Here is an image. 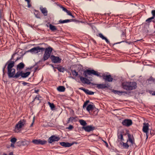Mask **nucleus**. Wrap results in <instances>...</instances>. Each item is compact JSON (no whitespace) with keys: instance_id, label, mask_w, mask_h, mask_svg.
<instances>
[{"instance_id":"obj_1","label":"nucleus","mask_w":155,"mask_h":155,"mask_svg":"<svg viewBox=\"0 0 155 155\" xmlns=\"http://www.w3.org/2000/svg\"><path fill=\"white\" fill-rule=\"evenodd\" d=\"M136 82H135L125 81L123 82L121 87L124 89L129 91L134 89L136 88Z\"/></svg>"},{"instance_id":"obj_2","label":"nucleus","mask_w":155,"mask_h":155,"mask_svg":"<svg viewBox=\"0 0 155 155\" xmlns=\"http://www.w3.org/2000/svg\"><path fill=\"white\" fill-rule=\"evenodd\" d=\"M101 73L98 72L97 71H95L93 69L92 70H87L84 71L83 73V75L85 78H90L88 77V75L92 76L95 75L100 78H101Z\"/></svg>"},{"instance_id":"obj_3","label":"nucleus","mask_w":155,"mask_h":155,"mask_svg":"<svg viewBox=\"0 0 155 155\" xmlns=\"http://www.w3.org/2000/svg\"><path fill=\"white\" fill-rule=\"evenodd\" d=\"M15 64V62H11L7 66L8 74L9 78H13L15 74V70L13 68Z\"/></svg>"},{"instance_id":"obj_4","label":"nucleus","mask_w":155,"mask_h":155,"mask_svg":"<svg viewBox=\"0 0 155 155\" xmlns=\"http://www.w3.org/2000/svg\"><path fill=\"white\" fill-rule=\"evenodd\" d=\"M52 48L51 47H48L46 49L45 48V52L43 58L42 60L43 61L47 60L50 57L51 54L52 50Z\"/></svg>"},{"instance_id":"obj_5","label":"nucleus","mask_w":155,"mask_h":155,"mask_svg":"<svg viewBox=\"0 0 155 155\" xmlns=\"http://www.w3.org/2000/svg\"><path fill=\"white\" fill-rule=\"evenodd\" d=\"M45 50V48H41L38 46L35 47L30 49L28 51V52H30L32 54H37L39 52H42Z\"/></svg>"},{"instance_id":"obj_6","label":"nucleus","mask_w":155,"mask_h":155,"mask_svg":"<svg viewBox=\"0 0 155 155\" xmlns=\"http://www.w3.org/2000/svg\"><path fill=\"white\" fill-rule=\"evenodd\" d=\"M149 126L150 125L148 123H144L143 124L142 130L143 132L146 134V139L148 138L149 135Z\"/></svg>"},{"instance_id":"obj_7","label":"nucleus","mask_w":155,"mask_h":155,"mask_svg":"<svg viewBox=\"0 0 155 155\" xmlns=\"http://www.w3.org/2000/svg\"><path fill=\"white\" fill-rule=\"evenodd\" d=\"M26 121L25 119L21 120L18 122V124H16L15 129L17 130H19L22 127L24 126L26 124Z\"/></svg>"},{"instance_id":"obj_8","label":"nucleus","mask_w":155,"mask_h":155,"mask_svg":"<svg viewBox=\"0 0 155 155\" xmlns=\"http://www.w3.org/2000/svg\"><path fill=\"white\" fill-rule=\"evenodd\" d=\"M102 77L103 79L105 82H111L114 80L113 77L110 74L106 75L105 74L101 73V78Z\"/></svg>"},{"instance_id":"obj_9","label":"nucleus","mask_w":155,"mask_h":155,"mask_svg":"<svg viewBox=\"0 0 155 155\" xmlns=\"http://www.w3.org/2000/svg\"><path fill=\"white\" fill-rule=\"evenodd\" d=\"M50 58L52 62L54 63H60L61 62V59L59 57L51 55Z\"/></svg>"},{"instance_id":"obj_10","label":"nucleus","mask_w":155,"mask_h":155,"mask_svg":"<svg viewBox=\"0 0 155 155\" xmlns=\"http://www.w3.org/2000/svg\"><path fill=\"white\" fill-rule=\"evenodd\" d=\"M96 86V87L98 89H103L105 88H108L110 87V85L108 83L94 84Z\"/></svg>"},{"instance_id":"obj_11","label":"nucleus","mask_w":155,"mask_h":155,"mask_svg":"<svg viewBox=\"0 0 155 155\" xmlns=\"http://www.w3.org/2000/svg\"><path fill=\"white\" fill-rule=\"evenodd\" d=\"M82 129L84 130L85 132H90L95 130V128L93 125H87L85 127H82Z\"/></svg>"},{"instance_id":"obj_12","label":"nucleus","mask_w":155,"mask_h":155,"mask_svg":"<svg viewBox=\"0 0 155 155\" xmlns=\"http://www.w3.org/2000/svg\"><path fill=\"white\" fill-rule=\"evenodd\" d=\"M17 55H18V54L17 53H14L12 55V57H11V58L10 59V60H8L7 62L6 63V64H5V65L4 66V67L3 68V69H2L3 73V75H4L5 74V69L6 67V66L8 64V65L9 63H11V62H14V61H12V60H14L15 56H16Z\"/></svg>"},{"instance_id":"obj_13","label":"nucleus","mask_w":155,"mask_h":155,"mask_svg":"<svg viewBox=\"0 0 155 155\" xmlns=\"http://www.w3.org/2000/svg\"><path fill=\"white\" fill-rule=\"evenodd\" d=\"M58 137L55 136V135H52L49 137L48 139V142L50 143L55 141H58L60 140Z\"/></svg>"},{"instance_id":"obj_14","label":"nucleus","mask_w":155,"mask_h":155,"mask_svg":"<svg viewBox=\"0 0 155 155\" xmlns=\"http://www.w3.org/2000/svg\"><path fill=\"white\" fill-rule=\"evenodd\" d=\"M32 142L34 144L38 145H43L46 144L47 142L45 140H41L40 139H34L32 140Z\"/></svg>"},{"instance_id":"obj_15","label":"nucleus","mask_w":155,"mask_h":155,"mask_svg":"<svg viewBox=\"0 0 155 155\" xmlns=\"http://www.w3.org/2000/svg\"><path fill=\"white\" fill-rule=\"evenodd\" d=\"M122 124L123 125L128 127L132 124V121L130 119H125L123 120L122 122Z\"/></svg>"},{"instance_id":"obj_16","label":"nucleus","mask_w":155,"mask_h":155,"mask_svg":"<svg viewBox=\"0 0 155 155\" xmlns=\"http://www.w3.org/2000/svg\"><path fill=\"white\" fill-rule=\"evenodd\" d=\"M78 21L75 19H66L65 20H62L61 19L58 22L59 23L63 24L72 21L77 22Z\"/></svg>"},{"instance_id":"obj_17","label":"nucleus","mask_w":155,"mask_h":155,"mask_svg":"<svg viewBox=\"0 0 155 155\" xmlns=\"http://www.w3.org/2000/svg\"><path fill=\"white\" fill-rule=\"evenodd\" d=\"M128 137V139L127 140V142H129L130 143V145H132L133 143H134V139L133 137L132 136H131V134H127Z\"/></svg>"},{"instance_id":"obj_18","label":"nucleus","mask_w":155,"mask_h":155,"mask_svg":"<svg viewBox=\"0 0 155 155\" xmlns=\"http://www.w3.org/2000/svg\"><path fill=\"white\" fill-rule=\"evenodd\" d=\"M59 144L61 146L64 147H69L71 146L73 144V143H70L68 142H62L59 143Z\"/></svg>"},{"instance_id":"obj_19","label":"nucleus","mask_w":155,"mask_h":155,"mask_svg":"<svg viewBox=\"0 0 155 155\" xmlns=\"http://www.w3.org/2000/svg\"><path fill=\"white\" fill-rule=\"evenodd\" d=\"M40 10L42 13L45 16H47L48 15V11L46 8H43L42 7H40Z\"/></svg>"},{"instance_id":"obj_20","label":"nucleus","mask_w":155,"mask_h":155,"mask_svg":"<svg viewBox=\"0 0 155 155\" xmlns=\"http://www.w3.org/2000/svg\"><path fill=\"white\" fill-rule=\"evenodd\" d=\"M21 78H25L28 77L31 74V72L29 71L25 73L23 72L22 71H21Z\"/></svg>"},{"instance_id":"obj_21","label":"nucleus","mask_w":155,"mask_h":155,"mask_svg":"<svg viewBox=\"0 0 155 155\" xmlns=\"http://www.w3.org/2000/svg\"><path fill=\"white\" fill-rule=\"evenodd\" d=\"M94 108H95L94 106L91 104H89L86 108V110L90 113V111H92L94 110Z\"/></svg>"},{"instance_id":"obj_22","label":"nucleus","mask_w":155,"mask_h":155,"mask_svg":"<svg viewBox=\"0 0 155 155\" xmlns=\"http://www.w3.org/2000/svg\"><path fill=\"white\" fill-rule=\"evenodd\" d=\"M21 71H18L16 74H15L13 78L16 79L18 78H21Z\"/></svg>"},{"instance_id":"obj_23","label":"nucleus","mask_w":155,"mask_h":155,"mask_svg":"<svg viewBox=\"0 0 155 155\" xmlns=\"http://www.w3.org/2000/svg\"><path fill=\"white\" fill-rule=\"evenodd\" d=\"M25 65L23 62L19 63L17 66V70H20L23 69L25 67Z\"/></svg>"},{"instance_id":"obj_24","label":"nucleus","mask_w":155,"mask_h":155,"mask_svg":"<svg viewBox=\"0 0 155 155\" xmlns=\"http://www.w3.org/2000/svg\"><path fill=\"white\" fill-rule=\"evenodd\" d=\"M98 36L101 38L102 39L104 40L107 44H110L109 41L104 36L102 33H99Z\"/></svg>"},{"instance_id":"obj_25","label":"nucleus","mask_w":155,"mask_h":155,"mask_svg":"<svg viewBox=\"0 0 155 155\" xmlns=\"http://www.w3.org/2000/svg\"><path fill=\"white\" fill-rule=\"evenodd\" d=\"M57 89L59 92H63L64 91L65 88L63 86H59L57 87Z\"/></svg>"},{"instance_id":"obj_26","label":"nucleus","mask_w":155,"mask_h":155,"mask_svg":"<svg viewBox=\"0 0 155 155\" xmlns=\"http://www.w3.org/2000/svg\"><path fill=\"white\" fill-rule=\"evenodd\" d=\"M113 92L115 94H117L120 95H121L123 93H127V92L125 91H120L117 90H114Z\"/></svg>"},{"instance_id":"obj_27","label":"nucleus","mask_w":155,"mask_h":155,"mask_svg":"<svg viewBox=\"0 0 155 155\" xmlns=\"http://www.w3.org/2000/svg\"><path fill=\"white\" fill-rule=\"evenodd\" d=\"M154 20H155V19L153 17H151L147 19L146 20V22H147V24L148 23V25H149L151 21L153 22V21Z\"/></svg>"},{"instance_id":"obj_28","label":"nucleus","mask_w":155,"mask_h":155,"mask_svg":"<svg viewBox=\"0 0 155 155\" xmlns=\"http://www.w3.org/2000/svg\"><path fill=\"white\" fill-rule=\"evenodd\" d=\"M49 28L52 31H54L57 30V28L56 27L51 24H50L49 25Z\"/></svg>"},{"instance_id":"obj_29","label":"nucleus","mask_w":155,"mask_h":155,"mask_svg":"<svg viewBox=\"0 0 155 155\" xmlns=\"http://www.w3.org/2000/svg\"><path fill=\"white\" fill-rule=\"evenodd\" d=\"M78 77L79 78L81 81L82 83H84L87 80V78H85L83 77L82 76H81L80 75H79L78 76Z\"/></svg>"},{"instance_id":"obj_30","label":"nucleus","mask_w":155,"mask_h":155,"mask_svg":"<svg viewBox=\"0 0 155 155\" xmlns=\"http://www.w3.org/2000/svg\"><path fill=\"white\" fill-rule=\"evenodd\" d=\"M41 97L39 95H37L34 98L33 101H32V102L35 101V100H38L39 101L38 103H40L41 102V100L40 99L41 98Z\"/></svg>"},{"instance_id":"obj_31","label":"nucleus","mask_w":155,"mask_h":155,"mask_svg":"<svg viewBox=\"0 0 155 155\" xmlns=\"http://www.w3.org/2000/svg\"><path fill=\"white\" fill-rule=\"evenodd\" d=\"M79 122H80L81 124L83 126V127L86 126H85L87 124V123L86 122L83 120H80Z\"/></svg>"},{"instance_id":"obj_32","label":"nucleus","mask_w":155,"mask_h":155,"mask_svg":"<svg viewBox=\"0 0 155 155\" xmlns=\"http://www.w3.org/2000/svg\"><path fill=\"white\" fill-rule=\"evenodd\" d=\"M17 53L18 54V55L17 56H15L14 58L15 57H16V60L14 61V62H16V61H18V60L21 59V58H23V55H20V56H18V53Z\"/></svg>"},{"instance_id":"obj_33","label":"nucleus","mask_w":155,"mask_h":155,"mask_svg":"<svg viewBox=\"0 0 155 155\" xmlns=\"http://www.w3.org/2000/svg\"><path fill=\"white\" fill-rule=\"evenodd\" d=\"M55 68L57 69L58 71L60 72H63L64 71V68H62V67L61 66H60L59 67H56Z\"/></svg>"},{"instance_id":"obj_34","label":"nucleus","mask_w":155,"mask_h":155,"mask_svg":"<svg viewBox=\"0 0 155 155\" xmlns=\"http://www.w3.org/2000/svg\"><path fill=\"white\" fill-rule=\"evenodd\" d=\"M35 12L34 14L35 15V17L37 18H40V16L39 12L35 10Z\"/></svg>"},{"instance_id":"obj_35","label":"nucleus","mask_w":155,"mask_h":155,"mask_svg":"<svg viewBox=\"0 0 155 155\" xmlns=\"http://www.w3.org/2000/svg\"><path fill=\"white\" fill-rule=\"evenodd\" d=\"M118 139H120L121 141H123L124 140V139L123 138V135L122 133H120L118 134Z\"/></svg>"},{"instance_id":"obj_36","label":"nucleus","mask_w":155,"mask_h":155,"mask_svg":"<svg viewBox=\"0 0 155 155\" xmlns=\"http://www.w3.org/2000/svg\"><path fill=\"white\" fill-rule=\"evenodd\" d=\"M120 143L121 144H123L124 147L125 148L127 149L129 147L128 144L127 143H124L123 142H122L121 143Z\"/></svg>"},{"instance_id":"obj_37","label":"nucleus","mask_w":155,"mask_h":155,"mask_svg":"<svg viewBox=\"0 0 155 155\" xmlns=\"http://www.w3.org/2000/svg\"><path fill=\"white\" fill-rule=\"evenodd\" d=\"M71 72L73 76H78V72L76 70H72Z\"/></svg>"},{"instance_id":"obj_38","label":"nucleus","mask_w":155,"mask_h":155,"mask_svg":"<svg viewBox=\"0 0 155 155\" xmlns=\"http://www.w3.org/2000/svg\"><path fill=\"white\" fill-rule=\"evenodd\" d=\"M155 80L154 78L152 77H150V78L147 80V81H148V82L150 83H151V82H153L155 83Z\"/></svg>"},{"instance_id":"obj_39","label":"nucleus","mask_w":155,"mask_h":155,"mask_svg":"<svg viewBox=\"0 0 155 155\" xmlns=\"http://www.w3.org/2000/svg\"><path fill=\"white\" fill-rule=\"evenodd\" d=\"M48 104L50 106L51 110H53L55 108V106L53 103H51L49 102H48Z\"/></svg>"},{"instance_id":"obj_40","label":"nucleus","mask_w":155,"mask_h":155,"mask_svg":"<svg viewBox=\"0 0 155 155\" xmlns=\"http://www.w3.org/2000/svg\"><path fill=\"white\" fill-rule=\"evenodd\" d=\"M93 111V114L95 116L97 114L98 112L97 109L95 107L94 108V110Z\"/></svg>"},{"instance_id":"obj_41","label":"nucleus","mask_w":155,"mask_h":155,"mask_svg":"<svg viewBox=\"0 0 155 155\" xmlns=\"http://www.w3.org/2000/svg\"><path fill=\"white\" fill-rule=\"evenodd\" d=\"M86 81H87L85 82V83L87 84H91L92 85L94 86V84H95L91 83L90 81L87 78V80Z\"/></svg>"},{"instance_id":"obj_42","label":"nucleus","mask_w":155,"mask_h":155,"mask_svg":"<svg viewBox=\"0 0 155 155\" xmlns=\"http://www.w3.org/2000/svg\"><path fill=\"white\" fill-rule=\"evenodd\" d=\"M17 139L15 137H12L11 140L10 141L12 143H15L16 142Z\"/></svg>"},{"instance_id":"obj_43","label":"nucleus","mask_w":155,"mask_h":155,"mask_svg":"<svg viewBox=\"0 0 155 155\" xmlns=\"http://www.w3.org/2000/svg\"><path fill=\"white\" fill-rule=\"evenodd\" d=\"M89 102V100L86 101L84 103L83 105V108H84L87 105V104Z\"/></svg>"},{"instance_id":"obj_44","label":"nucleus","mask_w":155,"mask_h":155,"mask_svg":"<svg viewBox=\"0 0 155 155\" xmlns=\"http://www.w3.org/2000/svg\"><path fill=\"white\" fill-rule=\"evenodd\" d=\"M65 12L67 13L68 15L71 16L72 18H74V16L72 15L71 12L68 10H67Z\"/></svg>"},{"instance_id":"obj_45","label":"nucleus","mask_w":155,"mask_h":155,"mask_svg":"<svg viewBox=\"0 0 155 155\" xmlns=\"http://www.w3.org/2000/svg\"><path fill=\"white\" fill-rule=\"evenodd\" d=\"M73 128V126L72 125H70L68 127H66V129H68L69 130H71Z\"/></svg>"},{"instance_id":"obj_46","label":"nucleus","mask_w":155,"mask_h":155,"mask_svg":"<svg viewBox=\"0 0 155 155\" xmlns=\"http://www.w3.org/2000/svg\"><path fill=\"white\" fill-rule=\"evenodd\" d=\"M151 14L152 15V17H153V18H154L155 17V10H152L151 12Z\"/></svg>"},{"instance_id":"obj_47","label":"nucleus","mask_w":155,"mask_h":155,"mask_svg":"<svg viewBox=\"0 0 155 155\" xmlns=\"http://www.w3.org/2000/svg\"><path fill=\"white\" fill-rule=\"evenodd\" d=\"M22 84L23 86H25L26 85H27L28 86H29L30 85V84L29 83H28L26 82H23L22 83Z\"/></svg>"},{"instance_id":"obj_48","label":"nucleus","mask_w":155,"mask_h":155,"mask_svg":"<svg viewBox=\"0 0 155 155\" xmlns=\"http://www.w3.org/2000/svg\"><path fill=\"white\" fill-rule=\"evenodd\" d=\"M121 36L122 37H126V33L125 32V30L124 31H122V34H121Z\"/></svg>"},{"instance_id":"obj_49","label":"nucleus","mask_w":155,"mask_h":155,"mask_svg":"<svg viewBox=\"0 0 155 155\" xmlns=\"http://www.w3.org/2000/svg\"><path fill=\"white\" fill-rule=\"evenodd\" d=\"M141 51V50L136 47V54L140 53Z\"/></svg>"},{"instance_id":"obj_50","label":"nucleus","mask_w":155,"mask_h":155,"mask_svg":"<svg viewBox=\"0 0 155 155\" xmlns=\"http://www.w3.org/2000/svg\"><path fill=\"white\" fill-rule=\"evenodd\" d=\"M60 8H61L62 9L63 11H64L65 12H66L67 11V9L66 8L63 7L62 6H60Z\"/></svg>"},{"instance_id":"obj_51","label":"nucleus","mask_w":155,"mask_h":155,"mask_svg":"<svg viewBox=\"0 0 155 155\" xmlns=\"http://www.w3.org/2000/svg\"><path fill=\"white\" fill-rule=\"evenodd\" d=\"M94 94V92H93L89 91L88 92V94L91 95H93Z\"/></svg>"},{"instance_id":"obj_52","label":"nucleus","mask_w":155,"mask_h":155,"mask_svg":"<svg viewBox=\"0 0 155 155\" xmlns=\"http://www.w3.org/2000/svg\"><path fill=\"white\" fill-rule=\"evenodd\" d=\"M89 90L87 89H85L84 90V92L86 94H88V92Z\"/></svg>"},{"instance_id":"obj_53","label":"nucleus","mask_w":155,"mask_h":155,"mask_svg":"<svg viewBox=\"0 0 155 155\" xmlns=\"http://www.w3.org/2000/svg\"><path fill=\"white\" fill-rule=\"evenodd\" d=\"M76 117H70V119H71V121H73L76 118Z\"/></svg>"},{"instance_id":"obj_54","label":"nucleus","mask_w":155,"mask_h":155,"mask_svg":"<svg viewBox=\"0 0 155 155\" xmlns=\"http://www.w3.org/2000/svg\"><path fill=\"white\" fill-rule=\"evenodd\" d=\"M28 4V8H30L31 7V4L30 3V2H27Z\"/></svg>"},{"instance_id":"obj_55","label":"nucleus","mask_w":155,"mask_h":155,"mask_svg":"<svg viewBox=\"0 0 155 155\" xmlns=\"http://www.w3.org/2000/svg\"><path fill=\"white\" fill-rule=\"evenodd\" d=\"M34 119H35V118H34V117L33 121H32V123L31 124V125L30 126V127H32V126L33 125V124L34 122Z\"/></svg>"},{"instance_id":"obj_56","label":"nucleus","mask_w":155,"mask_h":155,"mask_svg":"<svg viewBox=\"0 0 155 155\" xmlns=\"http://www.w3.org/2000/svg\"><path fill=\"white\" fill-rule=\"evenodd\" d=\"M15 143H12L11 144V147H12L14 148L15 147V145L14 144Z\"/></svg>"},{"instance_id":"obj_57","label":"nucleus","mask_w":155,"mask_h":155,"mask_svg":"<svg viewBox=\"0 0 155 155\" xmlns=\"http://www.w3.org/2000/svg\"><path fill=\"white\" fill-rule=\"evenodd\" d=\"M104 143H105V144L106 145V146L107 147H108V145L107 143V142L106 141H104Z\"/></svg>"},{"instance_id":"obj_58","label":"nucleus","mask_w":155,"mask_h":155,"mask_svg":"<svg viewBox=\"0 0 155 155\" xmlns=\"http://www.w3.org/2000/svg\"><path fill=\"white\" fill-rule=\"evenodd\" d=\"M71 121V119H70V117L68 119V121L67 122V123H69Z\"/></svg>"},{"instance_id":"obj_59","label":"nucleus","mask_w":155,"mask_h":155,"mask_svg":"<svg viewBox=\"0 0 155 155\" xmlns=\"http://www.w3.org/2000/svg\"><path fill=\"white\" fill-rule=\"evenodd\" d=\"M71 121V119H70V117L68 119V121L67 122V123H69Z\"/></svg>"},{"instance_id":"obj_60","label":"nucleus","mask_w":155,"mask_h":155,"mask_svg":"<svg viewBox=\"0 0 155 155\" xmlns=\"http://www.w3.org/2000/svg\"><path fill=\"white\" fill-rule=\"evenodd\" d=\"M79 89L83 91H84V90L85 89V88H84L83 87H81L79 88Z\"/></svg>"},{"instance_id":"obj_61","label":"nucleus","mask_w":155,"mask_h":155,"mask_svg":"<svg viewBox=\"0 0 155 155\" xmlns=\"http://www.w3.org/2000/svg\"><path fill=\"white\" fill-rule=\"evenodd\" d=\"M149 134H150L151 136L153 135V133L152 132H151V130H150V133H149Z\"/></svg>"},{"instance_id":"obj_62","label":"nucleus","mask_w":155,"mask_h":155,"mask_svg":"<svg viewBox=\"0 0 155 155\" xmlns=\"http://www.w3.org/2000/svg\"><path fill=\"white\" fill-rule=\"evenodd\" d=\"M152 95H155V91H153L152 93Z\"/></svg>"},{"instance_id":"obj_63","label":"nucleus","mask_w":155,"mask_h":155,"mask_svg":"<svg viewBox=\"0 0 155 155\" xmlns=\"http://www.w3.org/2000/svg\"><path fill=\"white\" fill-rule=\"evenodd\" d=\"M39 91L38 90H35V92L36 93H38Z\"/></svg>"},{"instance_id":"obj_64","label":"nucleus","mask_w":155,"mask_h":155,"mask_svg":"<svg viewBox=\"0 0 155 155\" xmlns=\"http://www.w3.org/2000/svg\"><path fill=\"white\" fill-rule=\"evenodd\" d=\"M149 93L150 94H152V92H153V91H149Z\"/></svg>"}]
</instances>
